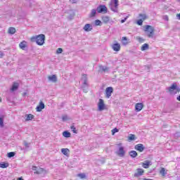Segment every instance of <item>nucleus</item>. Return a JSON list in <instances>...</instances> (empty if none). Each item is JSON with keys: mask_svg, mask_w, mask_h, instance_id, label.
Masks as SVG:
<instances>
[{"mask_svg": "<svg viewBox=\"0 0 180 180\" xmlns=\"http://www.w3.org/2000/svg\"><path fill=\"white\" fill-rule=\"evenodd\" d=\"M170 95H175L176 92H180V87L178 86L176 83H174L171 85V86L167 88Z\"/></svg>", "mask_w": 180, "mask_h": 180, "instance_id": "3", "label": "nucleus"}, {"mask_svg": "<svg viewBox=\"0 0 180 180\" xmlns=\"http://www.w3.org/2000/svg\"><path fill=\"white\" fill-rule=\"evenodd\" d=\"M176 18L179 20H180V13L176 14Z\"/></svg>", "mask_w": 180, "mask_h": 180, "instance_id": "51", "label": "nucleus"}, {"mask_svg": "<svg viewBox=\"0 0 180 180\" xmlns=\"http://www.w3.org/2000/svg\"><path fill=\"white\" fill-rule=\"evenodd\" d=\"M175 139H179L180 138V132H176L174 134Z\"/></svg>", "mask_w": 180, "mask_h": 180, "instance_id": "45", "label": "nucleus"}, {"mask_svg": "<svg viewBox=\"0 0 180 180\" xmlns=\"http://www.w3.org/2000/svg\"><path fill=\"white\" fill-rule=\"evenodd\" d=\"M99 68H100V71H103V72H106V71H109V68L106 66L100 65Z\"/></svg>", "mask_w": 180, "mask_h": 180, "instance_id": "28", "label": "nucleus"}, {"mask_svg": "<svg viewBox=\"0 0 180 180\" xmlns=\"http://www.w3.org/2000/svg\"><path fill=\"white\" fill-rule=\"evenodd\" d=\"M94 23H95L96 26H101L102 25V21H101L100 20H96Z\"/></svg>", "mask_w": 180, "mask_h": 180, "instance_id": "34", "label": "nucleus"}, {"mask_svg": "<svg viewBox=\"0 0 180 180\" xmlns=\"http://www.w3.org/2000/svg\"><path fill=\"white\" fill-rule=\"evenodd\" d=\"M142 167H143V168H146V169L148 168V167H150V162L146 161V162H143L142 165Z\"/></svg>", "mask_w": 180, "mask_h": 180, "instance_id": "32", "label": "nucleus"}, {"mask_svg": "<svg viewBox=\"0 0 180 180\" xmlns=\"http://www.w3.org/2000/svg\"><path fill=\"white\" fill-rule=\"evenodd\" d=\"M44 108H45L44 103H43V101H40L39 105L37 106L36 108L37 112H41V110H43Z\"/></svg>", "mask_w": 180, "mask_h": 180, "instance_id": "13", "label": "nucleus"}, {"mask_svg": "<svg viewBox=\"0 0 180 180\" xmlns=\"http://www.w3.org/2000/svg\"><path fill=\"white\" fill-rule=\"evenodd\" d=\"M24 146L26 147V148H29V143L25 141Z\"/></svg>", "mask_w": 180, "mask_h": 180, "instance_id": "48", "label": "nucleus"}, {"mask_svg": "<svg viewBox=\"0 0 180 180\" xmlns=\"http://www.w3.org/2000/svg\"><path fill=\"white\" fill-rule=\"evenodd\" d=\"M61 153L64 155H66V157H68V153H70V149H68V148H62L61 149Z\"/></svg>", "mask_w": 180, "mask_h": 180, "instance_id": "22", "label": "nucleus"}, {"mask_svg": "<svg viewBox=\"0 0 180 180\" xmlns=\"http://www.w3.org/2000/svg\"><path fill=\"white\" fill-rule=\"evenodd\" d=\"M9 167V163L1 162H0V168H8Z\"/></svg>", "mask_w": 180, "mask_h": 180, "instance_id": "24", "label": "nucleus"}, {"mask_svg": "<svg viewBox=\"0 0 180 180\" xmlns=\"http://www.w3.org/2000/svg\"><path fill=\"white\" fill-rule=\"evenodd\" d=\"M110 20V18H109V16H103L102 17V21L104 23H109Z\"/></svg>", "mask_w": 180, "mask_h": 180, "instance_id": "27", "label": "nucleus"}, {"mask_svg": "<svg viewBox=\"0 0 180 180\" xmlns=\"http://www.w3.org/2000/svg\"><path fill=\"white\" fill-rule=\"evenodd\" d=\"M103 1H106V0H103Z\"/></svg>", "mask_w": 180, "mask_h": 180, "instance_id": "57", "label": "nucleus"}, {"mask_svg": "<svg viewBox=\"0 0 180 180\" xmlns=\"http://www.w3.org/2000/svg\"><path fill=\"white\" fill-rule=\"evenodd\" d=\"M25 117H26L25 121L29 122V120H33V119H34V115L32 114H29V115H26Z\"/></svg>", "mask_w": 180, "mask_h": 180, "instance_id": "20", "label": "nucleus"}, {"mask_svg": "<svg viewBox=\"0 0 180 180\" xmlns=\"http://www.w3.org/2000/svg\"><path fill=\"white\" fill-rule=\"evenodd\" d=\"M62 119H63V122H65V120H67V119H68V117H67V115H65V116L63 117Z\"/></svg>", "mask_w": 180, "mask_h": 180, "instance_id": "49", "label": "nucleus"}, {"mask_svg": "<svg viewBox=\"0 0 180 180\" xmlns=\"http://www.w3.org/2000/svg\"><path fill=\"white\" fill-rule=\"evenodd\" d=\"M32 171H34V174L37 175H41V174H46V170L41 167H38L36 166H33L32 167Z\"/></svg>", "mask_w": 180, "mask_h": 180, "instance_id": "6", "label": "nucleus"}, {"mask_svg": "<svg viewBox=\"0 0 180 180\" xmlns=\"http://www.w3.org/2000/svg\"><path fill=\"white\" fill-rule=\"evenodd\" d=\"M112 49L114 51H120V44L116 42L112 46Z\"/></svg>", "mask_w": 180, "mask_h": 180, "instance_id": "14", "label": "nucleus"}, {"mask_svg": "<svg viewBox=\"0 0 180 180\" xmlns=\"http://www.w3.org/2000/svg\"><path fill=\"white\" fill-rule=\"evenodd\" d=\"M144 32L147 33L148 37H153L154 36V27L151 25H146L144 27Z\"/></svg>", "mask_w": 180, "mask_h": 180, "instance_id": "4", "label": "nucleus"}, {"mask_svg": "<svg viewBox=\"0 0 180 180\" xmlns=\"http://www.w3.org/2000/svg\"><path fill=\"white\" fill-rule=\"evenodd\" d=\"M3 56H4V52L0 51V57L2 58Z\"/></svg>", "mask_w": 180, "mask_h": 180, "instance_id": "50", "label": "nucleus"}, {"mask_svg": "<svg viewBox=\"0 0 180 180\" xmlns=\"http://www.w3.org/2000/svg\"><path fill=\"white\" fill-rule=\"evenodd\" d=\"M127 19H129V16H127L124 18V19L121 20V23H124V22H126Z\"/></svg>", "mask_w": 180, "mask_h": 180, "instance_id": "47", "label": "nucleus"}, {"mask_svg": "<svg viewBox=\"0 0 180 180\" xmlns=\"http://www.w3.org/2000/svg\"><path fill=\"white\" fill-rule=\"evenodd\" d=\"M135 139L136 136L134 134H130L128 137V140H129L130 141H133L134 140H135Z\"/></svg>", "mask_w": 180, "mask_h": 180, "instance_id": "33", "label": "nucleus"}, {"mask_svg": "<svg viewBox=\"0 0 180 180\" xmlns=\"http://www.w3.org/2000/svg\"><path fill=\"white\" fill-rule=\"evenodd\" d=\"M96 11L98 13H108V7L105 5H99L96 8Z\"/></svg>", "mask_w": 180, "mask_h": 180, "instance_id": "7", "label": "nucleus"}, {"mask_svg": "<svg viewBox=\"0 0 180 180\" xmlns=\"http://www.w3.org/2000/svg\"><path fill=\"white\" fill-rule=\"evenodd\" d=\"M118 6L117 5H114V4H111L110 5V9L112 12H115L116 13H117V12H119V10H118Z\"/></svg>", "mask_w": 180, "mask_h": 180, "instance_id": "18", "label": "nucleus"}, {"mask_svg": "<svg viewBox=\"0 0 180 180\" xmlns=\"http://www.w3.org/2000/svg\"><path fill=\"white\" fill-rule=\"evenodd\" d=\"M162 19L164 20H166V22H168V20H169L168 15H163Z\"/></svg>", "mask_w": 180, "mask_h": 180, "instance_id": "46", "label": "nucleus"}, {"mask_svg": "<svg viewBox=\"0 0 180 180\" xmlns=\"http://www.w3.org/2000/svg\"><path fill=\"white\" fill-rule=\"evenodd\" d=\"M92 29V25L91 24H86L83 27V30H84V32H91Z\"/></svg>", "mask_w": 180, "mask_h": 180, "instance_id": "15", "label": "nucleus"}, {"mask_svg": "<svg viewBox=\"0 0 180 180\" xmlns=\"http://www.w3.org/2000/svg\"><path fill=\"white\" fill-rule=\"evenodd\" d=\"M82 89H83V92L86 94L88 92V88L89 84H88V77L86 75H83L82 76Z\"/></svg>", "mask_w": 180, "mask_h": 180, "instance_id": "2", "label": "nucleus"}, {"mask_svg": "<svg viewBox=\"0 0 180 180\" xmlns=\"http://www.w3.org/2000/svg\"><path fill=\"white\" fill-rule=\"evenodd\" d=\"M135 150H137V151H139V153H143L144 151V145L141 143L136 145Z\"/></svg>", "mask_w": 180, "mask_h": 180, "instance_id": "12", "label": "nucleus"}, {"mask_svg": "<svg viewBox=\"0 0 180 180\" xmlns=\"http://www.w3.org/2000/svg\"><path fill=\"white\" fill-rule=\"evenodd\" d=\"M72 4H76V1L75 0H72Z\"/></svg>", "mask_w": 180, "mask_h": 180, "instance_id": "53", "label": "nucleus"}, {"mask_svg": "<svg viewBox=\"0 0 180 180\" xmlns=\"http://www.w3.org/2000/svg\"><path fill=\"white\" fill-rule=\"evenodd\" d=\"M148 49H149L148 44H144L141 47V51H146V50H148Z\"/></svg>", "mask_w": 180, "mask_h": 180, "instance_id": "26", "label": "nucleus"}, {"mask_svg": "<svg viewBox=\"0 0 180 180\" xmlns=\"http://www.w3.org/2000/svg\"><path fill=\"white\" fill-rule=\"evenodd\" d=\"M119 131V129L117 128H114L112 130V136H115V133H118Z\"/></svg>", "mask_w": 180, "mask_h": 180, "instance_id": "39", "label": "nucleus"}, {"mask_svg": "<svg viewBox=\"0 0 180 180\" xmlns=\"http://www.w3.org/2000/svg\"><path fill=\"white\" fill-rule=\"evenodd\" d=\"M144 174V169L139 168L136 169V172L134 173V176L135 178H140Z\"/></svg>", "mask_w": 180, "mask_h": 180, "instance_id": "8", "label": "nucleus"}, {"mask_svg": "<svg viewBox=\"0 0 180 180\" xmlns=\"http://www.w3.org/2000/svg\"><path fill=\"white\" fill-rule=\"evenodd\" d=\"M8 158H12V157H15V152H10L8 153Z\"/></svg>", "mask_w": 180, "mask_h": 180, "instance_id": "38", "label": "nucleus"}, {"mask_svg": "<svg viewBox=\"0 0 180 180\" xmlns=\"http://www.w3.org/2000/svg\"><path fill=\"white\" fill-rule=\"evenodd\" d=\"M63 137L68 139L69 137H71V133L68 132V131H65L63 133Z\"/></svg>", "mask_w": 180, "mask_h": 180, "instance_id": "30", "label": "nucleus"}, {"mask_svg": "<svg viewBox=\"0 0 180 180\" xmlns=\"http://www.w3.org/2000/svg\"><path fill=\"white\" fill-rule=\"evenodd\" d=\"M95 16H96V10L92 9L89 14V18H95Z\"/></svg>", "mask_w": 180, "mask_h": 180, "instance_id": "31", "label": "nucleus"}, {"mask_svg": "<svg viewBox=\"0 0 180 180\" xmlns=\"http://www.w3.org/2000/svg\"><path fill=\"white\" fill-rule=\"evenodd\" d=\"M19 89V83L13 82L11 88L10 89L11 92H15V91H18Z\"/></svg>", "mask_w": 180, "mask_h": 180, "instance_id": "11", "label": "nucleus"}, {"mask_svg": "<svg viewBox=\"0 0 180 180\" xmlns=\"http://www.w3.org/2000/svg\"><path fill=\"white\" fill-rule=\"evenodd\" d=\"M135 109L136 112H140L143 109V103H138L135 105Z\"/></svg>", "mask_w": 180, "mask_h": 180, "instance_id": "17", "label": "nucleus"}, {"mask_svg": "<svg viewBox=\"0 0 180 180\" xmlns=\"http://www.w3.org/2000/svg\"><path fill=\"white\" fill-rule=\"evenodd\" d=\"M70 129H71V130H72V131L73 133H75V134H77V129H76V128H75V126L72 125V126L70 127Z\"/></svg>", "mask_w": 180, "mask_h": 180, "instance_id": "37", "label": "nucleus"}, {"mask_svg": "<svg viewBox=\"0 0 180 180\" xmlns=\"http://www.w3.org/2000/svg\"><path fill=\"white\" fill-rule=\"evenodd\" d=\"M17 180H23L22 177L18 178Z\"/></svg>", "mask_w": 180, "mask_h": 180, "instance_id": "55", "label": "nucleus"}, {"mask_svg": "<svg viewBox=\"0 0 180 180\" xmlns=\"http://www.w3.org/2000/svg\"><path fill=\"white\" fill-rule=\"evenodd\" d=\"M49 81H51V82H57V76H56L55 75L49 76Z\"/></svg>", "mask_w": 180, "mask_h": 180, "instance_id": "23", "label": "nucleus"}, {"mask_svg": "<svg viewBox=\"0 0 180 180\" xmlns=\"http://www.w3.org/2000/svg\"><path fill=\"white\" fill-rule=\"evenodd\" d=\"M122 44H123V46H127V44H129L127 37H123L122 38Z\"/></svg>", "mask_w": 180, "mask_h": 180, "instance_id": "25", "label": "nucleus"}, {"mask_svg": "<svg viewBox=\"0 0 180 180\" xmlns=\"http://www.w3.org/2000/svg\"><path fill=\"white\" fill-rule=\"evenodd\" d=\"M116 154L122 158L126 155V150H124V147L122 146V143L118 144V149L116 151Z\"/></svg>", "mask_w": 180, "mask_h": 180, "instance_id": "5", "label": "nucleus"}, {"mask_svg": "<svg viewBox=\"0 0 180 180\" xmlns=\"http://www.w3.org/2000/svg\"><path fill=\"white\" fill-rule=\"evenodd\" d=\"M0 102H2V98H1V97H0Z\"/></svg>", "mask_w": 180, "mask_h": 180, "instance_id": "56", "label": "nucleus"}, {"mask_svg": "<svg viewBox=\"0 0 180 180\" xmlns=\"http://www.w3.org/2000/svg\"><path fill=\"white\" fill-rule=\"evenodd\" d=\"M61 53H63V49L61 48H58L56 50V54H61Z\"/></svg>", "mask_w": 180, "mask_h": 180, "instance_id": "43", "label": "nucleus"}, {"mask_svg": "<svg viewBox=\"0 0 180 180\" xmlns=\"http://www.w3.org/2000/svg\"><path fill=\"white\" fill-rule=\"evenodd\" d=\"M113 93L112 87H107L105 89L106 98H110L112 96V94Z\"/></svg>", "mask_w": 180, "mask_h": 180, "instance_id": "10", "label": "nucleus"}, {"mask_svg": "<svg viewBox=\"0 0 180 180\" xmlns=\"http://www.w3.org/2000/svg\"><path fill=\"white\" fill-rule=\"evenodd\" d=\"M137 40L138 41H139V43H144V39H143L142 37H138Z\"/></svg>", "mask_w": 180, "mask_h": 180, "instance_id": "44", "label": "nucleus"}, {"mask_svg": "<svg viewBox=\"0 0 180 180\" xmlns=\"http://www.w3.org/2000/svg\"><path fill=\"white\" fill-rule=\"evenodd\" d=\"M26 95H27V93L26 92H25V93H23V96H26Z\"/></svg>", "mask_w": 180, "mask_h": 180, "instance_id": "54", "label": "nucleus"}, {"mask_svg": "<svg viewBox=\"0 0 180 180\" xmlns=\"http://www.w3.org/2000/svg\"><path fill=\"white\" fill-rule=\"evenodd\" d=\"M137 25H139V26H143V20L140 19L136 22Z\"/></svg>", "mask_w": 180, "mask_h": 180, "instance_id": "41", "label": "nucleus"}, {"mask_svg": "<svg viewBox=\"0 0 180 180\" xmlns=\"http://www.w3.org/2000/svg\"><path fill=\"white\" fill-rule=\"evenodd\" d=\"M0 127H4V118L0 117Z\"/></svg>", "mask_w": 180, "mask_h": 180, "instance_id": "42", "label": "nucleus"}, {"mask_svg": "<svg viewBox=\"0 0 180 180\" xmlns=\"http://www.w3.org/2000/svg\"><path fill=\"white\" fill-rule=\"evenodd\" d=\"M44 40H46V36L43 34L31 38V41H36L38 46H43L44 44Z\"/></svg>", "mask_w": 180, "mask_h": 180, "instance_id": "1", "label": "nucleus"}, {"mask_svg": "<svg viewBox=\"0 0 180 180\" xmlns=\"http://www.w3.org/2000/svg\"><path fill=\"white\" fill-rule=\"evenodd\" d=\"M176 101H179V102H180V94L179 95V96L176 97Z\"/></svg>", "mask_w": 180, "mask_h": 180, "instance_id": "52", "label": "nucleus"}, {"mask_svg": "<svg viewBox=\"0 0 180 180\" xmlns=\"http://www.w3.org/2000/svg\"><path fill=\"white\" fill-rule=\"evenodd\" d=\"M98 110L102 111L105 110V103L103 102V99L100 98L99 102L98 103Z\"/></svg>", "mask_w": 180, "mask_h": 180, "instance_id": "9", "label": "nucleus"}, {"mask_svg": "<svg viewBox=\"0 0 180 180\" xmlns=\"http://www.w3.org/2000/svg\"><path fill=\"white\" fill-rule=\"evenodd\" d=\"M129 155L131 158H136V157H137L139 155L136 150H131L129 152Z\"/></svg>", "mask_w": 180, "mask_h": 180, "instance_id": "21", "label": "nucleus"}, {"mask_svg": "<svg viewBox=\"0 0 180 180\" xmlns=\"http://www.w3.org/2000/svg\"><path fill=\"white\" fill-rule=\"evenodd\" d=\"M16 32V29H15V27H9L8 28V33L10 34H15V33Z\"/></svg>", "mask_w": 180, "mask_h": 180, "instance_id": "29", "label": "nucleus"}, {"mask_svg": "<svg viewBox=\"0 0 180 180\" xmlns=\"http://www.w3.org/2000/svg\"><path fill=\"white\" fill-rule=\"evenodd\" d=\"M160 174L164 178V176H165L168 174V170L165 169V168L164 167H161L160 170Z\"/></svg>", "mask_w": 180, "mask_h": 180, "instance_id": "16", "label": "nucleus"}, {"mask_svg": "<svg viewBox=\"0 0 180 180\" xmlns=\"http://www.w3.org/2000/svg\"><path fill=\"white\" fill-rule=\"evenodd\" d=\"M77 176H79V178H80L81 179H84L86 176L85 175V174H77Z\"/></svg>", "mask_w": 180, "mask_h": 180, "instance_id": "40", "label": "nucleus"}, {"mask_svg": "<svg viewBox=\"0 0 180 180\" xmlns=\"http://www.w3.org/2000/svg\"><path fill=\"white\" fill-rule=\"evenodd\" d=\"M111 4L119 6V0H111Z\"/></svg>", "mask_w": 180, "mask_h": 180, "instance_id": "35", "label": "nucleus"}, {"mask_svg": "<svg viewBox=\"0 0 180 180\" xmlns=\"http://www.w3.org/2000/svg\"><path fill=\"white\" fill-rule=\"evenodd\" d=\"M19 47L21 50H26V41H22L19 44Z\"/></svg>", "mask_w": 180, "mask_h": 180, "instance_id": "19", "label": "nucleus"}, {"mask_svg": "<svg viewBox=\"0 0 180 180\" xmlns=\"http://www.w3.org/2000/svg\"><path fill=\"white\" fill-rule=\"evenodd\" d=\"M139 18H141L142 20H146V19H147V15L141 13L139 14Z\"/></svg>", "mask_w": 180, "mask_h": 180, "instance_id": "36", "label": "nucleus"}]
</instances>
